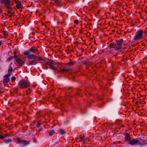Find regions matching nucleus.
Masks as SVG:
<instances>
[{"label":"nucleus","mask_w":147,"mask_h":147,"mask_svg":"<svg viewBox=\"0 0 147 147\" xmlns=\"http://www.w3.org/2000/svg\"><path fill=\"white\" fill-rule=\"evenodd\" d=\"M74 63V62H68L67 64L70 65H72Z\"/></svg>","instance_id":"obj_25"},{"label":"nucleus","mask_w":147,"mask_h":147,"mask_svg":"<svg viewBox=\"0 0 147 147\" xmlns=\"http://www.w3.org/2000/svg\"><path fill=\"white\" fill-rule=\"evenodd\" d=\"M29 85V82L24 80H20L19 83V87L22 88H26Z\"/></svg>","instance_id":"obj_3"},{"label":"nucleus","mask_w":147,"mask_h":147,"mask_svg":"<svg viewBox=\"0 0 147 147\" xmlns=\"http://www.w3.org/2000/svg\"><path fill=\"white\" fill-rule=\"evenodd\" d=\"M41 123H40L38 122L36 125L37 127H39L40 125H41Z\"/></svg>","instance_id":"obj_28"},{"label":"nucleus","mask_w":147,"mask_h":147,"mask_svg":"<svg viewBox=\"0 0 147 147\" xmlns=\"http://www.w3.org/2000/svg\"><path fill=\"white\" fill-rule=\"evenodd\" d=\"M65 133V131L64 130H62L60 132V134H63Z\"/></svg>","instance_id":"obj_21"},{"label":"nucleus","mask_w":147,"mask_h":147,"mask_svg":"<svg viewBox=\"0 0 147 147\" xmlns=\"http://www.w3.org/2000/svg\"><path fill=\"white\" fill-rule=\"evenodd\" d=\"M29 50H31V53L30 54V55L32 54V53H33V51H35V50L34 49H30V50H28L27 51H29Z\"/></svg>","instance_id":"obj_23"},{"label":"nucleus","mask_w":147,"mask_h":147,"mask_svg":"<svg viewBox=\"0 0 147 147\" xmlns=\"http://www.w3.org/2000/svg\"><path fill=\"white\" fill-rule=\"evenodd\" d=\"M143 36V30H140L136 32L134 39L135 40H139Z\"/></svg>","instance_id":"obj_2"},{"label":"nucleus","mask_w":147,"mask_h":147,"mask_svg":"<svg viewBox=\"0 0 147 147\" xmlns=\"http://www.w3.org/2000/svg\"><path fill=\"white\" fill-rule=\"evenodd\" d=\"M80 138L82 141L85 142L87 139V137L85 136H84L83 137H80Z\"/></svg>","instance_id":"obj_14"},{"label":"nucleus","mask_w":147,"mask_h":147,"mask_svg":"<svg viewBox=\"0 0 147 147\" xmlns=\"http://www.w3.org/2000/svg\"><path fill=\"white\" fill-rule=\"evenodd\" d=\"M123 43V41L122 40L121 41H117V42L115 44L117 45H122Z\"/></svg>","instance_id":"obj_18"},{"label":"nucleus","mask_w":147,"mask_h":147,"mask_svg":"<svg viewBox=\"0 0 147 147\" xmlns=\"http://www.w3.org/2000/svg\"><path fill=\"white\" fill-rule=\"evenodd\" d=\"M56 64L53 61H49L48 63V64L49 66L50 69L53 70H55L57 69V67L54 66Z\"/></svg>","instance_id":"obj_4"},{"label":"nucleus","mask_w":147,"mask_h":147,"mask_svg":"<svg viewBox=\"0 0 147 147\" xmlns=\"http://www.w3.org/2000/svg\"><path fill=\"white\" fill-rule=\"evenodd\" d=\"M2 44V42L1 41H0V46Z\"/></svg>","instance_id":"obj_29"},{"label":"nucleus","mask_w":147,"mask_h":147,"mask_svg":"<svg viewBox=\"0 0 147 147\" xmlns=\"http://www.w3.org/2000/svg\"><path fill=\"white\" fill-rule=\"evenodd\" d=\"M54 131L53 130H51L49 131V134L50 136H51L54 133Z\"/></svg>","instance_id":"obj_19"},{"label":"nucleus","mask_w":147,"mask_h":147,"mask_svg":"<svg viewBox=\"0 0 147 147\" xmlns=\"http://www.w3.org/2000/svg\"><path fill=\"white\" fill-rule=\"evenodd\" d=\"M16 63L18 65H20L23 64V61L21 59H17Z\"/></svg>","instance_id":"obj_9"},{"label":"nucleus","mask_w":147,"mask_h":147,"mask_svg":"<svg viewBox=\"0 0 147 147\" xmlns=\"http://www.w3.org/2000/svg\"><path fill=\"white\" fill-rule=\"evenodd\" d=\"M21 6L22 5L21 3L18 2L17 4L16 7L17 8L20 9L21 7Z\"/></svg>","instance_id":"obj_17"},{"label":"nucleus","mask_w":147,"mask_h":147,"mask_svg":"<svg viewBox=\"0 0 147 147\" xmlns=\"http://www.w3.org/2000/svg\"><path fill=\"white\" fill-rule=\"evenodd\" d=\"M115 45V44L114 43H111L109 44V46H108V47L110 49L114 48Z\"/></svg>","instance_id":"obj_15"},{"label":"nucleus","mask_w":147,"mask_h":147,"mask_svg":"<svg viewBox=\"0 0 147 147\" xmlns=\"http://www.w3.org/2000/svg\"><path fill=\"white\" fill-rule=\"evenodd\" d=\"M5 3L6 5V6L9 8H10L9 7L10 6V5L9 3V0H6L5 2Z\"/></svg>","instance_id":"obj_11"},{"label":"nucleus","mask_w":147,"mask_h":147,"mask_svg":"<svg viewBox=\"0 0 147 147\" xmlns=\"http://www.w3.org/2000/svg\"><path fill=\"white\" fill-rule=\"evenodd\" d=\"M78 20H76L74 21V23L76 24H78Z\"/></svg>","instance_id":"obj_24"},{"label":"nucleus","mask_w":147,"mask_h":147,"mask_svg":"<svg viewBox=\"0 0 147 147\" xmlns=\"http://www.w3.org/2000/svg\"><path fill=\"white\" fill-rule=\"evenodd\" d=\"M12 58V57H10L9 58L7 59V60L8 61H10Z\"/></svg>","instance_id":"obj_27"},{"label":"nucleus","mask_w":147,"mask_h":147,"mask_svg":"<svg viewBox=\"0 0 147 147\" xmlns=\"http://www.w3.org/2000/svg\"><path fill=\"white\" fill-rule=\"evenodd\" d=\"M147 144V140H144V139L143 141L142 142V141H141V142H140V140H139L138 145L140 146H142L146 145Z\"/></svg>","instance_id":"obj_7"},{"label":"nucleus","mask_w":147,"mask_h":147,"mask_svg":"<svg viewBox=\"0 0 147 147\" xmlns=\"http://www.w3.org/2000/svg\"><path fill=\"white\" fill-rule=\"evenodd\" d=\"M121 45H117L115 44L114 46V49L115 50H118L119 49L121 48Z\"/></svg>","instance_id":"obj_10"},{"label":"nucleus","mask_w":147,"mask_h":147,"mask_svg":"<svg viewBox=\"0 0 147 147\" xmlns=\"http://www.w3.org/2000/svg\"><path fill=\"white\" fill-rule=\"evenodd\" d=\"M12 69L11 67H10L8 70V72H11L12 71Z\"/></svg>","instance_id":"obj_26"},{"label":"nucleus","mask_w":147,"mask_h":147,"mask_svg":"<svg viewBox=\"0 0 147 147\" xmlns=\"http://www.w3.org/2000/svg\"><path fill=\"white\" fill-rule=\"evenodd\" d=\"M16 78L15 76H13L11 78V80L12 81H15L16 80Z\"/></svg>","instance_id":"obj_22"},{"label":"nucleus","mask_w":147,"mask_h":147,"mask_svg":"<svg viewBox=\"0 0 147 147\" xmlns=\"http://www.w3.org/2000/svg\"><path fill=\"white\" fill-rule=\"evenodd\" d=\"M125 140L126 142H129L131 140L129 135L128 134H125Z\"/></svg>","instance_id":"obj_8"},{"label":"nucleus","mask_w":147,"mask_h":147,"mask_svg":"<svg viewBox=\"0 0 147 147\" xmlns=\"http://www.w3.org/2000/svg\"><path fill=\"white\" fill-rule=\"evenodd\" d=\"M10 76V75L9 74H7L4 76V79L3 80L4 83H7L9 82L10 80L9 77Z\"/></svg>","instance_id":"obj_6"},{"label":"nucleus","mask_w":147,"mask_h":147,"mask_svg":"<svg viewBox=\"0 0 147 147\" xmlns=\"http://www.w3.org/2000/svg\"><path fill=\"white\" fill-rule=\"evenodd\" d=\"M30 63L32 65H35L37 64V62L35 60L33 59L30 62Z\"/></svg>","instance_id":"obj_13"},{"label":"nucleus","mask_w":147,"mask_h":147,"mask_svg":"<svg viewBox=\"0 0 147 147\" xmlns=\"http://www.w3.org/2000/svg\"><path fill=\"white\" fill-rule=\"evenodd\" d=\"M31 50L28 51H26L23 53V54L27 56V57L29 59H34L36 58L38 59V60L39 61H41L42 60V59L38 55H36L34 54H30L31 53Z\"/></svg>","instance_id":"obj_1"},{"label":"nucleus","mask_w":147,"mask_h":147,"mask_svg":"<svg viewBox=\"0 0 147 147\" xmlns=\"http://www.w3.org/2000/svg\"><path fill=\"white\" fill-rule=\"evenodd\" d=\"M7 137V135H1L0 136V139L1 140H3L5 138Z\"/></svg>","instance_id":"obj_20"},{"label":"nucleus","mask_w":147,"mask_h":147,"mask_svg":"<svg viewBox=\"0 0 147 147\" xmlns=\"http://www.w3.org/2000/svg\"><path fill=\"white\" fill-rule=\"evenodd\" d=\"M11 141H12V140L11 139L8 138L7 139H6L5 140V143L7 144H8V143L11 142Z\"/></svg>","instance_id":"obj_16"},{"label":"nucleus","mask_w":147,"mask_h":147,"mask_svg":"<svg viewBox=\"0 0 147 147\" xmlns=\"http://www.w3.org/2000/svg\"><path fill=\"white\" fill-rule=\"evenodd\" d=\"M17 141L18 143H20L21 142H22L23 143H25V144H27L28 143L26 141H21L19 138H18V139H17Z\"/></svg>","instance_id":"obj_12"},{"label":"nucleus","mask_w":147,"mask_h":147,"mask_svg":"<svg viewBox=\"0 0 147 147\" xmlns=\"http://www.w3.org/2000/svg\"><path fill=\"white\" fill-rule=\"evenodd\" d=\"M139 142V140L136 139H132L130 140L128 143L131 145H134L137 144H138Z\"/></svg>","instance_id":"obj_5"},{"label":"nucleus","mask_w":147,"mask_h":147,"mask_svg":"<svg viewBox=\"0 0 147 147\" xmlns=\"http://www.w3.org/2000/svg\"><path fill=\"white\" fill-rule=\"evenodd\" d=\"M37 52L38 53H39V52L38 51H37Z\"/></svg>","instance_id":"obj_30"}]
</instances>
